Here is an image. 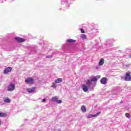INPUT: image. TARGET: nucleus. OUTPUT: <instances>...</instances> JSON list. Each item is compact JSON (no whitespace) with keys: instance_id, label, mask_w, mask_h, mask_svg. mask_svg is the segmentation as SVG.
<instances>
[{"instance_id":"a211bd4d","label":"nucleus","mask_w":131,"mask_h":131,"mask_svg":"<svg viewBox=\"0 0 131 131\" xmlns=\"http://www.w3.org/2000/svg\"><path fill=\"white\" fill-rule=\"evenodd\" d=\"M52 101H53V102H57L58 101V98L55 96L52 98Z\"/></svg>"},{"instance_id":"9b49d317","label":"nucleus","mask_w":131,"mask_h":131,"mask_svg":"<svg viewBox=\"0 0 131 131\" xmlns=\"http://www.w3.org/2000/svg\"><path fill=\"white\" fill-rule=\"evenodd\" d=\"M67 42L69 43H74V42H76V40L72 39H70L67 40Z\"/></svg>"},{"instance_id":"dca6fc26","label":"nucleus","mask_w":131,"mask_h":131,"mask_svg":"<svg viewBox=\"0 0 131 131\" xmlns=\"http://www.w3.org/2000/svg\"><path fill=\"white\" fill-rule=\"evenodd\" d=\"M6 116H7V113H0V117H6Z\"/></svg>"},{"instance_id":"7ed1b4c3","label":"nucleus","mask_w":131,"mask_h":131,"mask_svg":"<svg viewBox=\"0 0 131 131\" xmlns=\"http://www.w3.org/2000/svg\"><path fill=\"white\" fill-rule=\"evenodd\" d=\"M130 72H127L124 77L125 81H131Z\"/></svg>"},{"instance_id":"f8f14e48","label":"nucleus","mask_w":131,"mask_h":131,"mask_svg":"<svg viewBox=\"0 0 131 131\" xmlns=\"http://www.w3.org/2000/svg\"><path fill=\"white\" fill-rule=\"evenodd\" d=\"M63 81V79L61 78H58L57 80H55V83H60V82H62Z\"/></svg>"},{"instance_id":"9d476101","label":"nucleus","mask_w":131,"mask_h":131,"mask_svg":"<svg viewBox=\"0 0 131 131\" xmlns=\"http://www.w3.org/2000/svg\"><path fill=\"white\" fill-rule=\"evenodd\" d=\"M12 67H8L4 71V74H7V73H9V72H11L12 70Z\"/></svg>"},{"instance_id":"4468645a","label":"nucleus","mask_w":131,"mask_h":131,"mask_svg":"<svg viewBox=\"0 0 131 131\" xmlns=\"http://www.w3.org/2000/svg\"><path fill=\"white\" fill-rule=\"evenodd\" d=\"M81 110L83 113H85V112H86V108L84 105H83L81 107Z\"/></svg>"},{"instance_id":"f03ea898","label":"nucleus","mask_w":131,"mask_h":131,"mask_svg":"<svg viewBox=\"0 0 131 131\" xmlns=\"http://www.w3.org/2000/svg\"><path fill=\"white\" fill-rule=\"evenodd\" d=\"M25 82L28 84H33L34 83V79L33 78L29 77L25 80Z\"/></svg>"},{"instance_id":"f257e3e1","label":"nucleus","mask_w":131,"mask_h":131,"mask_svg":"<svg viewBox=\"0 0 131 131\" xmlns=\"http://www.w3.org/2000/svg\"><path fill=\"white\" fill-rule=\"evenodd\" d=\"M101 78V75H97L92 78H91V80L88 79L86 81V85H91L92 84V82L93 81L94 82H96V81H98V79Z\"/></svg>"},{"instance_id":"5701e85b","label":"nucleus","mask_w":131,"mask_h":131,"mask_svg":"<svg viewBox=\"0 0 131 131\" xmlns=\"http://www.w3.org/2000/svg\"><path fill=\"white\" fill-rule=\"evenodd\" d=\"M46 101H47V100L45 98L42 100V102H46Z\"/></svg>"},{"instance_id":"20e7f679","label":"nucleus","mask_w":131,"mask_h":131,"mask_svg":"<svg viewBox=\"0 0 131 131\" xmlns=\"http://www.w3.org/2000/svg\"><path fill=\"white\" fill-rule=\"evenodd\" d=\"M8 92H13L15 90V84L11 83L7 88Z\"/></svg>"},{"instance_id":"1a4fd4ad","label":"nucleus","mask_w":131,"mask_h":131,"mask_svg":"<svg viewBox=\"0 0 131 131\" xmlns=\"http://www.w3.org/2000/svg\"><path fill=\"white\" fill-rule=\"evenodd\" d=\"M36 90V87H32L28 88L27 91L29 93V94H31V93H33L35 92V90Z\"/></svg>"},{"instance_id":"aec40b11","label":"nucleus","mask_w":131,"mask_h":131,"mask_svg":"<svg viewBox=\"0 0 131 131\" xmlns=\"http://www.w3.org/2000/svg\"><path fill=\"white\" fill-rule=\"evenodd\" d=\"M57 83L55 82V83H53L52 84V88H57V84H56Z\"/></svg>"},{"instance_id":"b1692460","label":"nucleus","mask_w":131,"mask_h":131,"mask_svg":"<svg viewBox=\"0 0 131 131\" xmlns=\"http://www.w3.org/2000/svg\"><path fill=\"white\" fill-rule=\"evenodd\" d=\"M2 125V124H1V120H0V126Z\"/></svg>"},{"instance_id":"f3484780","label":"nucleus","mask_w":131,"mask_h":131,"mask_svg":"<svg viewBox=\"0 0 131 131\" xmlns=\"http://www.w3.org/2000/svg\"><path fill=\"white\" fill-rule=\"evenodd\" d=\"M80 37L81 38H82V39H86V35H85V34H82L80 35Z\"/></svg>"},{"instance_id":"6ab92c4d","label":"nucleus","mask_w":131,"mask_h":131,"mask_svg":"<svg viewBox=\"0 0 131 131\" xmlns=\"http://www.w3.org/2000/svg\"><path fill=\"white\" fill-rule=\"evenodd\" d=\"M125 116L127 118H130V114L126 113L125 114Z\"/></svg>"},{"instance_id":"4be33fe9","label":"nucleus","mask_w":131,"mask_h":131,"mask_svg":"<svg viewBox=\"0 0 131 131\" xmlns=\"http://www.w3.org/2000/svg\"><path fill=\"white\" fill-rule=\"evenodd\" d=\"M81 33H84V32H85V31H84V30L83 29H81Z\"/></svg>"},{"instance_id":"0eeeda50","label":"nucleus","mask_w":131,"mask_h":131,"mask_svg":"<svg viewBox=\"0 0 131 131\" xmlns=\"http://www.w3.org/2000/svg\"><path fill=\"white\" fill-rule=\"evenodd\" d=\"M89 88H90V85H86L85 84H83L82 85V89L83 92H86L89 91Z\"/></svg>"},{"instance_id":"423d86ee","label":"nucleus","mask_w":131,"mask_h":131,"mask_svg":"<svg viewBox=\"0 0 131 131\" xmlns=\"http://www.w3.org/2000/svg\"><path fill=\"white\" fill-rule=\"evenodd\" d=\"M14 39L18 42H24L26 40L25 39L19 37H16L14 38Z\"/></svg>"},{"instance_id":"412c9836","label":"nucleus","mask_w":131,"mask_h":131,"mask_svg":"<svg viewBox=\"0 0 131 131\" xmlns=\"http://www.w3.org/2000/svg\"><path fill=\"white\" fill-rule=\"evenodd\" d=\"M56 102H57V103H58V104H61V103H62V100H57V101Z\"/></svg>"},{"instance_id":"ddd939ff","label":"nucleus","mask_w":131,"mask_h":131,"mask_svg":"<svg viewBox=\"0 0 131 131\" xmlns=\"http://www.w3.org/2000/svg\"><path fill=\"white\" fill-rule=\"evenodd\" d=\"M3 100L5 103H10V102H11V99H9L8 97L4 98Z\"/></svg>"},{"instance_id":"2eb2a0df","label":"nucleus","mask_w":131,"mask_h":131,"mask_svg":"<svg viewBox=\"0 0 131 131\" xmlns=\"http://www.w3.org/2000/svg\"><path fill=\"white\" fill-rule=\"evenodd\" d=\"M104 59L102 58L100 60L99 62V66H102L104 64Z\"/></svg>"},{"instance_id":"6e6552de","label":"nucleus","mask_w":131,"mask_h":131,"mask_svg":"<svg viewBox=\"0 0 131 131\" xmlns=\"http://www.w3.org/2000/svg\"><path fill=\"white\" fill-rule=\"evenodd\" d=\"M107 81H108V79L106 77H103L100 80V82L102 84H106Z\"/></svg>"},{"instance_id":"39448f33","label":"nucleus","mask_w":131,"mask_h":131,"mask_svg":"<svg viewBox=\"0 0 131 131\" xmlns=\"http://www.w3.org/2000/svg\"><path fill=\"white\" fill-rule=\"evenodd\" d=\"M99 114H101V112H99L95 115H92V114H89L88 115L86 116V118H93V117H97Z\"/></svg>"}]
</instances>
